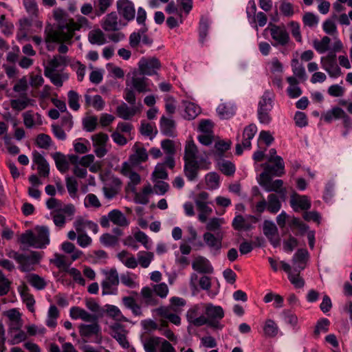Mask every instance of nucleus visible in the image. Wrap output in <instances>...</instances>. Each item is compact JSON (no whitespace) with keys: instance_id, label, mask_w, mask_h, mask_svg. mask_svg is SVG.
Segmentation results:
<instances>
[{"instance_id":"obj_1","label":"nucleus","mask_w":352,"mask_h":352,"mask_svg":"<svg viewBox=\"0 0 352 352\" xmlns=\"http://www.w3.org/2000/svg\"><path fill=\"white\" fill-rule=\"evenodd\" d=\"M53 16L57 23V29L52 28L45 30V41L46 43H63L69 41L76 31L82 28H90L88 19L82 16H78L76 21L71 18L63 9L56 8Z\"/></svg>"},{"instance_id":"obj_2","label":"nucleus","mask_w":352,"mask_h":352,"mask_svg":"<svg viewBox=\"0 0 352 352\" xmlns=\"http://www.w3.org/2000/svg\"><path fill=\"white\" fill-rule=\"evenodd\" d=\"M6 256L16 262L19 270L22 272L34 270V266L38 264L42 258L41 253L36 251L25 254L13 250H6Z\"/></svg>"},{"instance_id":"obj_3","label":"nucleus","mask_w":352,"mask_h":352,"mask_svg":"<svg viewBox=\"0 0 352 352\" xmlns=\"http://www.w3.org/2000/svg\"><path fill=\"white\" fill-rule=\"evenodd\" d=\"M274 98L273 92L270 90H266L261 96L257 109V116L261 124L267 125L272 122L270 112L273 109Z\"/></svg>"},{"instance_id":"obj_4","label":"nucleus","mask_w":352,"mask_h":352,"mask_svg":"<svg viewBox=\"0 0 352 352\" xmlns=\"http://www.w3.org/2000/svg\"><path fill=\"white\" fill-rule=\"evenodd\" d=\"M206 318L208 320V326L216 329H222L223 326L220 323L221 320L224 317V311L221 306L214 305L208 303L204 305Z\"/></svg>"},{"instance_id":"obj_5","label":"nucleus","mask_w":352,"mask_h":352,"mask_svg":"<svg viewBox=\"0 0 352 352\" xmlns=\"http://www.w3.org/2000/svg\"><path fill=\"white\" fill-rule=\"evenodd\" d=\"M106 278L101 283L102 294L111 295L116 294L118 292V285H119L118 273L115 268H111L109 271L105 272Z\"/></svg>"},{"instance_id":"obj_6","label":"nucleus","mask_w":352,"mask_h":352,"mask_svg":"<svg viewBox=\"0 0 352 352\" xmlns=\"http://www.w3.org/2000/svg\"><path fill=\"white\" fill-rule=\"evenodd\" d=\"M281 208V203L278 197L274 193H271L267 197V201L262 197V199L258 201L256 206V211L262 213L267 209L270 213H277Z\"/></svg>"},{"instance_id":"obj_7","label":"nucleus","mask_w":352,"mask_h":352,"mask_svg":"<svg viewBox=\"0 0 352 352\" xmlns=\"http://www.w3.org/2000/svg\"><path fill=\"white\" fill-rule=\"evenodd\" d=\"M320 63L322 67L330 77L336 78L341 75V69L337 64L336 55L333 52H329L326 56L321 57Z\"/></svg>"},{"instance_id":"obj_8","label":"nucleus","mask_w":352,"mask_h":352,"mask_svg":"<svg viewBox=\"0 0 352 352\" xmlns=\"http://www.w3.org/2000/svg\"><path fill=\"white\" fill-rule=\"evenodd\" d=\"M273 165L263 164V172L260 175V178H266L269 177H280L285 174V164L282 157H276V161L270 162Z\"/></svg>"},{"instance_id":"obj_9","label":"nucleus","mask_w":352,"mask_h":352,"mask_svg":"<svg viewBox=\"0 0 352 352\" xmlns=\"http://www.w3.org/2000/svg\"><path fill=\"white\" fill-rule=\"evenodd\" d=\"M256 131L257 127L254 124H249L244 128L241 144H236V154L237 155H241L243 153V148L250 149L251 148V140L254 138Z\"/></svg>"},{"instance_id":"obj_10","label":"nucleus","mask_w":352,"mask_h":352,"mask_svg":"<svg viewBox=\"0 0 352 352\" xmlns=\"http://www.w3.org/2000/svg\"><path fill=\"white\" fill-rule=\"evenodd\" d=\"M202 307L201 305H195L186 312V319L189 323L195 326L201 327L205 325L208 320L201 314Z\"/></svg>"},{"instance_id":"obj_11","label":"nucleus","mask_w":352,"mask_h":352,"mask_svg":"<svg viewBox=\"0 0 352 352\" xmlns=\"http://www.w3.org/2000/svg\"><path fill=\"white\" fill-rule=\"evenodd\" d=\"M271 36L277 44L285 46L289 41V35L284 25L269 24Z\"/></svg>"},{"instance_id":"obj_12","label":"nucleus","mask_w":352,"mask_h":352,"mask_svg":"<svg viewBox=\"0 0 352 352\" xmlns=\"http://www.w3.org/2000/svg\"><path fill=\"white\" fill-rule=\"evenodd\" d=\"M139 70L142 75L152 76L157 73L161 67L159 60L156 58L140 59L138 63Z\"/></svg>"},{"instance_id":"obj_13","label":"nucleus","mask_w":352,"mask_h":352,"mask_svg":"<svg viewBox=\"0 0 352 352\" xmlns=\"http://www.w3.org/2000/svg\"><path fill=\"white\" fill-rule=\"evenodd\" d=\"M203 239L214 254H217L222 247L223 235L218 232L215 236L210 232H206L204 234Z\"/></svg>"},{"instance_id":"obj_14","label":"nucleus","mask_w":352,"mask_h":352,"mask_svg":"<svg viewBox=\"0 0 352 352\" xmlns=\"http://www.w3.org/2000/svg\"><path fill=\"white\" fill-rule=\"evenodd\" d=\"M290 206L295 212L299 210H307L311 208L310 199L307 195H300L294 193L290 197Z\"/></svg>"},{"instance_id":"obj_15","label":"nucleus","mask_w":352,"mask_h":352,"mask_svg":"<svg viewBox=\"0 0 352 352\" xmlns=\"http://www.w3.org/2000/svg\"><path fill=\"white\" fill-rule=\"evenodd\" d=\"M142 104L139 106L131 105V107L125 102H122L116 107L117 116L124 120H131L136 113H140L141 111Z\"/></svg>"},{"instance_id":"obj_16","label":"nucleus","mask_w":352,"mask_h":352,"mask_svg":"<svg viewBox=\"0 0 352 352\" xmlns=\"http://www.w3.org/2000/svg\"><path fill=\"white\" fill-rule=\"evenodd\" d=\"M101 26L106 32H117L121 28L122 24L117 13L112 12L104 17Z\"/></svg>"},{"instance_id":"obj_17","label":"nucleus","mask_w":352,"mask_h":352,"mask_svg":"<svg viewBox=\"0 0 352 352\" xmlns=\"http://www.w3.org/2000/svg\"><path fill=\"white\" fill-rule=\"evenodd\" d=\"M118 13L126 20L131 21L135 18V8L129 0H118L116 3Z\"/></svg>"},{"instance_id":"obj_18","label":"nucleus","mask_w":352,"mask_h":352,"mask_svg":"<svg viewBox=\"0 0 352 352\" xmlns=\"http://www.w3.org/2000/svg\"><path fill=\"white\" fill-rule=\"evenodd\" d=\"M130 85L131 88L139 93H145L151 91L148 87V79L142 74L134 72L131 79Z\"/></svg>"},{"instance_id":"obj_19","label":"nucleus","mask_w":352,"mask_h":352,"mask_svg":"<svg viewBox=\"0 0 352 352\" xmlns=\"http://www.w3.org/2000/svg\"><path fill=\"white\" fill-rule=\"evenodd\" d=\"M259 184L264 188L267 192H276L280 194L285 192V189L283 188V182L282 179L272 180V177L266 178H260Z\"/></svg>"},{"instance_id":"obj_20","label":"nucleus","mask_w":352,"mask_h":352,"mask_svg":"<svg viewBox=\"0 0 352 352\" xmlns=\"http://www.w3.org/2000/svg\"><path fill=\"white\" fill-rule=\"evenodd\" d=\"M32 158L34 164L37 165L39 175L43 177H48L50 166L45 157L35 150L32 152Z\"/></svg>"},{"instance_id":"obj_21","label":"nucleus","mask_w":352,"mask_h":352,"mask_svg":"<svg viewBox=\"0 0 352 352\" xmlns=\"http://www.w3.org/2000/svg\"><path fill=\"white\" fill-rule=\"evenodd\" d=\"M263 233L270 241L273 246L276 247L279 243L278 238V229L275 223L271 221L265 220L263 223Z\"/></svg>"},{"instance_id":"obj_22","label":"nucleus","mask_w":352,"mask_h":352,"mask_svg":"<svg viewBox=\"0 0 352 352\" xmlns=\"http://www.w3.org/2000/svg\"><path fill=\"white\" fill-rule=\"evenodd\" d=\"M70 317L72 319H81L85 322H93L97 320L95 315L91 314L85 309L79 307H72L69 311Z\"/></svg>"},{"instance_id":"obj_23","label":"nucleus","mask_w":352,"mask_h":352,"mask_svg":"<svg viewBox=\"0 0 352 352\" xmlns=\"http://www.w3.org/2000/svg\"><path fill=\"white\" fill-rule=\"evenodd\" d=\"M160 129L162 133L166 136H175V122L173 120L162 116L160 121Z\"/></svg>"},{"instance_id":"obj_24","label":"nucleus","mask_w":352,"mask_h":352,"mask_svg":"<svg viewBox=\"0 0 352 352\" xmlns=\"http://www.w3.org/2000/svg\"><path fill=\"white\" fill-rule=\"evenodd\" d=\"M91 322V324H82L79 326V333L82 337L89 338L93 336H98L100 332V327L97 320Z\"/></svg>"},{"instance_id":"obj_25","label":"nucleus","mask_w":352,"mask_h":352,"mask_svg":"<svg viewBox=\"0 0 352 352\" xmlns=\"http://www.w3.org/2000/svg\"><path fill=\"white\" fill-rule=\"evenodd\" d=\"M37 232L36 235L35 234V241L36 244L39 245L37 248H45L47 245L50 243V232L47 226H38L36 228Z\"/></svg>"},{"instance_id":"obj_26","label":"nucleus","mask_w":352,"mask_h":352,"mask_svg":"<svg viewBox=\"0 0 352 352\" xmlns=\"http://www.w3.org/2000/svg\"><path fill=\"white\" fill-rule=\"evenodd\" d=\"M45 76L50 78L52 84L58 87L63 86V81L68 79L69 76L65 73H59L57 71L44 69Z\"/></svg>"},{"instance_id":"obj_27","label":"nucleus","mask_w":352,"mask_h":352,"mask_svg":"<svg viewBox=\"0 0 352 352\" xmlns=\"http://www.w3.org/2000/svg\"><path fill=\"white\" fill-rule=\"evenodd\" d=\"M309 259V252L306 249H298L293 256V264L298 268V271L305 268L306 263Z\"/></svg>"},{"instance_id":"obj_28","label":"nucleus","mask_w":352,"mask_h":352,"mask_svg":"<svg viewBox=\"0 0 352 352\" xmlns=\"http://www.w3.org/2000/svg\"><path fill=\"white\" fill-rule=\"evenodd\" d=\"M34 100L30 98L28 95L21 96L19 98L10 100V106L12 109L20 111L29 106L34 105Z\"/></svg>"},{"instance_id":"obj_29","label":"nucleus","mask_w":352,"mask_h":352,"mask_svg":"<svg viewBox=\"0 0 352 352\" xmlns=\"http://www.w3.org/2000/svg\"><path fill=\"white\" fill-rule=\"evenodd\" d=\"M155 311L159 316L168 319L173 324L175 325L181 324V318L179 316V314L173 312L164 306L157 308Z\"/></svg>"},{"instance_id":"obj_30","label":"nucleus","mask_w":352,"mask_h":352,"mask_svg":"<svg viewBox=\"0 0 352 352\" xmlns=\"http://www.w3.org/2000/svg\"><path fill=\"white\" fill-rule=\"evenodd\" d=\"M133 148L135 150V153L129 157V160L131 164L137 165L146 161L148 159V154L144 148L140 146L139 143H135L133 146Z\"/></svg>"},{"instance_id":"obj_31","label":"nucleus","mask_w":352,"mask_h":352,"mask_svg":"<svg viewBox=\"0 0 352 352\" xmlns=\"http://www.w3.org/2000/svg\"><path fill=\"white\" fill-rule=\"evenodd\" d=\"M19 292L21 297L24 303H25L27 308L31 312H34L35 300L32 294H30L29 289L27 285H23L19 287Z\"/></svg>"},{"instance_id":"obj_32","label":"nucleus","mask_w":352,"mask_h":352,"mask_svg":"<svg viewBox=\"0 0 352 352\" xmlns=\"http://www.w3.org/2000/svg\"><path fill=\"white\" fill-rule=\"evenodd\" d=\"M85 106L88 108L92 106L96 111H102L105 105V102L100 95H95L91 97L89 94H85Z\"/></svg>"},{"instance_id":"obj_33","label":"nucleus","mask_w":352,"mask_h":352,"mask_svg":"<svg viewBox=\"0 0 352 352\" xmlns=\"http://www.w3.org/2000/svg\"><path fill=\"white\" fill-rule=\"evenodd\" d=\"M144 303L147 306H155L159 303L158 299L155 296L153 288L144 287L140 292Z\"/></svg>"},{"instance_id":"obj_34","label":"nucleus","mask_w":352,"mask_h":352,"mask_svg":"<svg viewBox=\"0 0 352 352\" xmlns=\"http://www.w3.org/2000/svg\"><path fill=\"white\" fill-rule=\"evenodd\" d=\"M345 111L340 107H334L332 109L323 113L321 120L325 122L331 123L333 120L341 119Z\"/></svg>"},{"instance_id":"obj_35","label":"nucleus","mask_w":352,"mask_h":352,"mask_svg":"<svg viewBox=\"0 0 352 352\" xmlns=\"http://www.w3.org/2000/svg\"><path fill=\"white\" fill-rule=\"evenodd\" d=\"M184 173L190 182L196 179L199 171V164L197 161H184Z\"/></svg>"},{"instance_id":"obj_36","label":"nucleus","mask_w":352,"mask_h":352,"mask_svg":"<svg viewBox=\"0 0 352 352\" xmlns=\"http://www.w3.org/2000/svg\"><path fill=\"white\" fill-rule=\"evenodd\" d=\"M192 268L200 273L210 274L213 272V267L209 261L201 257L192 263Z\"/></svg>"},{"instance_id":"obj_37","label":"nucleus","mask_w":352,"mask_h":352,"mask_svg":"<svg viewBox=\"0 0 352 352\" xmlns=\"http://www.w3.org/2000/svg\"><path fill=\"white\" fill-rule=\"evenodd\" d=\"M111 221L120 227H126L129 225V221L125 215L119 210L114 209L109 212Z\"/></svg>"},{"instance_id":"obj_38","label":"nucleus","mask_w":352,"mask_h":352,"mask_svg":"<svg viewBox=\"0 0 352 352\" xmlns=\"http://www.w3.org/2000/svg\"><path fill=\"white\" fill-rule=\"evenodd\" d=\"M170 304L168 306H164L168 309V310L172 311L176 314H180L183 311V307L186 306V301L185 299L173 296L169 300Z\"/></svg>"},{"instance_id":"obj_39","label":"nucleus","mask_w":352,"mask_h":352,"mask_svg":"<svg viewBox=\"0 0 352 352\" xmlns=\"http://www.w3.org/2000/svg\"><path fill=\"white\" fill-rule=\"evenodd\" d=\"M52 157L55 162L56 166L57 169L60 173H65L69 169V163L66 159L65 155L62 154L60 152H56L53 153Z\"/></svg>"},{"instance_id":"obj_40","label":"nucleus","mask_w":352,"mask_h":352,"mask_svg":"<svg viewBox=\"0 0 352 352\" xmlns=\"http://www.w3.org/2000/svg\"><path fill=\"white\" fill-rule=\"evenodd\" d=\"M68 63L69 60L67 56L61 55L55 56L49 61L48 65L45 67V69L57 71L58 67L66 66Z\"/></svg>"},{"instance_id":"obj_41","label":"nucleus","mask_w":352,"mask_h":352,"mask_svg":"<svg viewBox=\"0 0 352 352\" xmlns=\"http://www.w3.org/2000/svg\"><path fill=\"white\" fill-rule=\"evenodd\" d=\"M201 112L200 108L195 104L188 102L185 103L184 118L190 120L195 119Z\"/></svg>"},{"instance_id":"obj_42","label":"nucleus","mask_w":352,"mask_h":352,"mask_svg":"<svg viewBox=\"0 0 352 352\" xmlns=\"http://www.w3.org/2000/svg\"><path fill=\"white\" fill-rule=\"evenodd\" d=\"M88 39L93 45H101L106 43L104 34L100 29L90 31L88 34Z\"/></svg>"},{"instance_id":"obj_43","label":"nucleus","mask_w":352,"mask_h":352,"mask_svg":"<svg viewBox=\"0 0 352 352\" xmlns=\"http://www.w3.org/2000/svg\"><path fill=\"white\" fill-rule=\"evenodd\" d=\"M198 150L193 141L188 142L185 146L184 161H197Z\"/></svg>"},{"instance_id":"obj_44","label":"nucleus","mask_w":352,"mask_h":352,"mask_svg":"<svg viewBox=\"0 0 352 352\" xmlns=\"http://www.w3.org/2000/svg\"><path fill=\"white\" fill-rule=\"evenodd\" d=\"M232 227L234 230H248L252 228V225L242 215H236L232 221Z\"/></svg>"},{"instance_id":"obj_45","label":"nucleus","mask_w":352,"mask_h":352,"mask_svg":"<svg viewBox=\"0 0 352 352\" xmlns=\"http://www.w3.org/2000/svg\"><path fill=\"white\" fill-rule=\"evenodd\" d=\"M106 311L108 316L119 322H127L128 320L122 315L120 309L112 305H106Z\"/></svg>"},{"instance_id":"obj_46","label":"nucleus","mask_w":352,"mask_h":352,"mask_svg":"<svg viewBox=\"0 0 352 352\" xmlns=\"http://www.w3.org/2000/svg\"><path fill=\"white\" fill-rule=\"evenodd\" d=\"M28 283L34 288L38 290H42L45 289L47 285V283L40 276L36 274H30L28 276Z\"/></svg>"},{"instance_id":"obj_47","label":"nucleus","mask_w":352,"mask_h":352,"mask_svg":"<svg viewBox=\"0 0 352 352\" xmlns=\"http://www.w3.org/2000/svg\"><path fill=\"white\" fill-rule=\"evenodd\" d=\"M195 205L199 212L198 219L201 223H205L207 221L208 217L210 215L212 212V208L209 207L207 204H203L199 201H198Z\"/></svg>"},{"instance_id":"obj_48","label":"nucleus","mask_w":352,"mask_h":352,"mask_svg":"<svg viewBox=\"0 0 352 352\" xmlns=\"http://www.w3.org/2000/svg\"><path fill=\"white\" fill-rule=\"evenodd\" d=\"M162 338L160 337H150L144 342V349L146 352H157V347L161 344Z\"/></svg>"},{"instance_id":"obj_49","label":"nucleus","mask_w":352,"mask_h":352,"mask_svg":"<svg viewBox=\"0 0 352 352\" xmlns=\"http://www.w3.org/2000/svg\"><path fill=\"white\" fill-rule=\"evenodd\" d=\"M291 65L294 76L300 80H305L307 79L305 69L303 65L299 63L298 60L294 58Z\"/></svg>"},{"instance_id":"obj_50","label":"nucleus","mask_w":352,"mask_h":352,"mask_svg":"<svg viewBox=\"0 0 352 352\" xmlns=\"http://www.w3.org/2000/svg\"><path fill=\"white\" fill-rule=\"evenodd\" d=\"M331 42V39L329 37L325 36L322 37V38L319 40H314L313 42V45L314 49L320 54H323L326 52L329 48V44Z\"/></svg>"},{"instance_id":"obj_51","label":"nucleus","mask_w":352,"mask_h":352,"mask_svg":"<svg viewBox=\"0 0 352 352\" xmlns=\"http://www.w3.org/2000/svg\"><path fill=\"white\" fill-rule=\"evenodd\" d=\"M154 254L151 252L140 251L138 253V263L144 268L149 266Z\"/></svg>"},{"instance_id":"obj_52","label":"nucleus","mask_w":352,"mask_h":352,"mask_svg":"<svg viewBox=\"0 0 352 352\" xmlns=\"http://www.w3.org/2000/svg\"><path fill=\"white\" fill-rule=\"evenodd\" d=\"M113 337L117 340L119 344L124 349H129L128 352H136L133 346H130V344L124 333L120 331H116Z\"/></svg>"},{"instance_id":"obj_53","label":"nucleus","mask_w":352,"mask_h":352,"mask_svg":"<svg viewBox=\"0 0 352 352\" xmlns=\"http://www.w3.org/2000/svg\"><path fill=\"white\" fill-rule=\"evenodd\" d=\"M28 90V80L25 76L20 78L14 85L13 91L19 94V96L28 95L27 91Z\"/></svg>"},{"instance_id":"obj_54","label":"nucleus","mask_w":352,"mask_h":352,"mask_svg":"<svg viewBox=\"0 0 352 352\" xmlns=\"http://www.w3.org/2000/svg\"><path fill=\"white\" fill-rule=\"evenodd\" d=\"M206 183L208 189H217L219 186V175L214 172L208 173L206 175Z\"/></svg>"},{"instance_id":"obj_55","label":"nucleus","mask_w":352,"mask_h":352,"mask_svg":"<svg viewBox=\"0 0 352 352\" xmlns=\"http://www.w3.org/2000/svg\"><path fill=\"white\" fill-rule=\"evenodd\" d=\"M209 23V20L207 18H205L204 16L201 18L199 25V41L201 43H204L205 39L208 35Z\"/></svg>"},{"instance_id":"obj_56","label":"nucleus","mask_w":352,"mask_h":352,"mask_svg":"<svg viewBox=\"0 0 352 352\" xmlns=\"http://www.w3.org/2000/svg\"><path fill=\"white\" fill-rule=\"evenodd\" d=\"M20 242L23 244H27L37 248L39 247L35 241V234L31 230H27L25 233L22 234L19 239Z\"/></svg>"},{"instance_id":"obj_57","label":"nucleus","mask_w":352,"mask_h":352,"mask_svg":"<svg viewBox=\"0 0 352 352\" xmlns=\"http://www.w3.org/2000/svg\"><path fill=\"white\" fill-rule=\"evenodd\" d=\"M69 107L74 111H78L80 109V95L74 90H70L67 93Z\"/></svg>"},{"instance_id":"obj_58","label":"nucleus","mask_w":352,"mask_h":352,"mask_svg":"<svg viewBox=\"0 0 352 352\" xmlns=\"http://www.w3.org/2000/svg\"><path fill=\"white\" fill-rule=\"evenodd\" d=\"M330 322L327 318H321L318 320L314 334L315 337L318 338L321 333H326L329 331Z\"/></svg>"},{"instance_id":"obj_59","label":"nucleus","mask_w":352,"mask_h":352,"mask_svg":"<svg viewBox=\"0 0 352 352\" xmlns=\"http://www.w3.org/2000/svg\"><path fill=\"white\" fill-rule=\"evenodd\" d=\"M119 239L109 233H104L100 237V242L106 247H113L118 243Z\"/></svg>"},{"instance_id":"obj_60","label":"nucleus","mask_w":352,"mask_h":352,"mask_svg":"<svg viewBox=\"0 0 352 352\" xmlns=\"http://www.w3.org/2000/svg\"><path fill=\"white\" fill-rule=\"evenodd\" d=\"M219 168L222 173L227 176H232L234 175L236 170L234 164L227 160H223L219 163Z\"/></svg>"},{"instance_id":"obj_61","label":"nucleus","mask_w":352,"mask_h":352,"mask_svg":"<svg viewBox=\"0 0 352 352\" xmlns=\"http://www.w3.org/2000/svg\"><path fill=\"white\" fill-rule=\"evenodd\" d=\"M265 336L268 337H274L278 333V327L272 320H267L263 327Z\"/></svg>"},{"instance_id":"obj_62","label":"nucleus","mask_w":352,"mask_h":352,"mask_svg":"<svg viewBox=\"0 0 352 352\" xmlns=\"http://www.w3.org/2000/svg\"><path fill=\"white\" fill-rule=\"evenodd\" d=\"M52 143V139L49 135L45 133L38 134L36 138V144L41 148L47 149Z\"/></svg>"},{"instance_id":"obj_63","label":"nucleus","mask_w":352,"mask_h":352,"mask_svg":"<svg viewBox=\"0 0 352 352\" xmlns=\"http://www.w3.org/2000/svg\"><path fill=\"white\" fill-rule=\"evenodd\" d=\"M225 223L222 218L214 217L209 220L206 224V229L210 232H216L218 230L221 226Z\"/></svg>"},{"instance_id":"obj_64","label":"nucleus","mask_w":352,"mask_h":352,"mask_svg":"<svg viewBox=\"0 0 352 352\" xmlns=\"http://www.w3.org/2000/svg\"><path fill=\"white\" fill-rule=\"evenodd\" d=\"M66 186L69 195L72 197H75L78 190V183L76 179L72 177H67Z\"/></svg>"}]
</instances>
